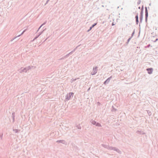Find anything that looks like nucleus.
<instances>
[{
    "instance_id": "f257e3e1",
    "label": "nucleus",
    "mask_w": 158,
    "mask_h": 158,
    "mask_svg": "<svg viewBox=\"0 0 158 158\" xmlns=\"http://www.w3.org/2000/svg\"><path fill=\"white\" fill-rule=\"evenodd\" d=\"M147 70L148 71V73L149 74H151L152 73L153 71V69L152 68H149L147 69Z\"/></svg>"
},
{
    "instance_id": "f03ea898",
    "label": "nucleus",
    "mask_w": 158,
    "mask_h": 158,
    "mask_svg": "<svg viewBox=\"0 0 158 158\" xmlns=\"http://www.w3.org/2000/svg\"><path fill=\"white\" fill-rule=\"evenodd\" d=\"M135 18L136 19V22L137 23L138 22V15H137L135 16Z\"/></svg>"
},
{
    "instance_id": "7ed1b4c3",
    "label": "nucleus",
    "mask_w": 158,
    "mask_h": 158,
    "mask_svg": "<svg viewBox=\"0 0 158 158\" xmlns=\"http://www.w3.org/2000/svg\"><path fill=\"white\" fill-rule=\"evenodd\" d=\"M93 70H94V72H95V73L97 72V69H93Z\"/></svg>"
},
{
    "instance_id": "20e7f679",
    "label": "nucleus",
    "mask_w": 158,
    "mask_h": 158,
    "mask_svg": "<svg viewBox=\"0 0 158 158\" xmlns=\"http://www.w3.org/2000/svg\"><path fill=\"white\" fill-rule=\"evenodd\" d=\"M69 95L71 96H73V93H69Z\"/></svg>"
},
{
    "instance_id": "39448f33",
    "label": "nucleus",
    "mask_w": 158,
    "mask_h": 158,
    "mask_svg": "<svg viewBox=\"0 0 158 158\" xmlns=\"http://www.w3.org/2000/svg\"><path fill=\"white\" fill-rule=\"evenodd\" d=\"M96 23H95V24H94L93 25V26H92V27H93L95 25H96Z\"/></svg>"
},
{
    "instance_id": "423d86ee",
    "label": "nucleus",
    "mask_w": 158,
    "mask_h": 158,
    "mask_svg": "<svg viewBox=\"0 0 158 158\" xmlns=\"http://www.w3.org/2000/svg\"><path fill=\"white\" fill-rule=\"evenodd\" d=\"M93 27H91L90 28V29H89L88 30V31H89Z\"/></svg>"
}]
</instances>
